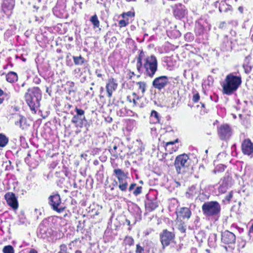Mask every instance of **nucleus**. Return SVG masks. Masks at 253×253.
I'll list each match as a JSON object with an SVG mask.
<instances>
[{
    "mask_svg": "<svg viewBox=\"0 0 253 253\" xmlns=\"http://www.w3.org/2000/svg\"><path fill=\"white\" fill-rule=\"evenodd\" d=\"M13 8V5L12 4H11L9 6V9H12Z\"/></svg>",
    "mask_w": 253,
    "mask_h": 253,
    "instance_id": "09e8293b",
    "label": "nucleus"
},
{
    "mask_svg": "<svg viewBox=\"0 0 253 253\" xmlns=\"http://www.w3.org/2000/svg\"><path fill=\"white\" fill-rule=\"evenodd\" d=\"M49 203L52 207L53 210L58 213L63 212L65 210L64 207L58 208L61 204V199L59 194L50 196L49 197Z\"/></svg>",
    "mask_w": 253,
    "mask_h": 253,
    "instance_id": "6e6552de",
    "label": "nucleus"
},
{
    "mask_svg": "<svg viewBox=\"0 0 253 253\" xmlns=\"http://www.w3.org/2000/svg\"><path fill=\"white\" fill-rule=\"evenodd\" d=\"M136 84L138 86V89L141 90L142 94H143L145 92L146 84L144 82H139L136 83Z\"/></svg>",
    "mask_w": 253,
    "mask_h": 253,
    "instance_id": "393cba45",
    "label": "nucleus"
},
{
    "mask_svg": "<svg viewBox=\"0 0 253 253\" xmlns=\"http://www.w3.org/2000/svg\"><path fill=\"white\" fill-rule=\"evenodd\" d=\"M174 234L168 230L165 229L160 234L161 242L164 248L169 246L173 240Z\"/></svg>",
    "mask_w": 253,
    "mask_h": 253,
    "instance_id": "1a4fd4ad",
    "label": "nucleus"
},
{
    "mask_svg": "<svg viewBox=\"0 0 253 253\" xmlns=\"http://www.w3.org/2000/svg\"><path fill=\"white\" fill-rule=\"evenodd\" d=\"M225 2H222L220 4V6H219V11L220 12H222V11H224V12H226L227 11V9H226L225 10H222V6H225Z\"/></svg>",
    "mask_w": 253,
    "mask_h": 253,
    "instance_id": "58836bf2",
    "label": "nucleus"
},
{
    "mask_svg": "<svg viewBox=\"0 0 253 253\" xmlns=\"http://www.w3.org/2000/svg\"><path fill=\"white\" fill-rule=\"evenodd\" d=\"M190 163L191 160L187 155L183 154L177 156L174 162V166L177 173L185 172L189 167Z\"/></svg>",
    "mask_w": 253,
    "mask_h": 253,
    "instance_id": "39448f33",
    "label": "nucleus"
},
{
    "mask_svg": "<svg viewBox=\"0 0 253 253\" xmlns=\"http://www.w3.org/2000/svg\"><path fill=\"white\" fill-rule=\"evenodd\" d=\"M8 139L2 133H0V147H4L8 143Z\"/></svg>",
    "mask_w": 253,
    "mask_h": 253,
    "instance_id": "412c9836",
    "label": "nucleus"
},
{
    "mask_svg": "<svg viewBox=\"0 0 253 253\" xmlns=\"http://www.w3.org/2000/svg\"><path fill=\"white\" fill-rule=\"evenodd\" d=\"M158 207V205L155 202H151L147 204V208L150 209V211L155 210Z\"/></svg>",
    "mask_w": 253,
    "mask_h": 253,
    "instance_id": "7c9ffc66",
    "label": "nucleus"
},
{
    "mask_svg": "<svg viewBox=\"0 0 253 253\" xmlns=\"http://www.w3.org/2000/svg\"><path fill=\"white\" fill-rule=\"evenodd\" d=\"M218 134L221 139H226L231 136V131L229 126L227 125H223L218 129Z\"/></svg>",
    "mask_w": 253,
    "mask_h": 253,
    "instance_id": "4468645a",
    "label": "nucleus"
},
{
    "mask_svg": "<svg viewBox=\"0 0 253 253\" xmlns=\"http://www.w3.org/2000/svg\"><path fill=\"white\" fill-rule=\"evenodd\" d=\"M174 15L179 19L183 18L185 15V10L177 9L174 11Z\"/></svg>",
    "mask_w": 253,
    "mask_h": 253,
    "instance_id": "b1692460",
    "label": "nucleus"
},
{
    "mask_svg": "<svg viewBox=\"0 0 253 253\" xmlns=\"http://www.w3.org/2000/svg\"><path fill=\"white\" fill-rule=\"evenodd\" d=\"M142 192V187L141 186L137 187L133 191V194L135 196L139 195Z\"/></svg>",
    "mask_w": 253,
    "mask_h": 253,
    "instance_id": "473e14b6",
    "label": "nucleus"
},
{
    "mask_svg": "<svg viewBox=\"0 0 253 253\" xmlns=\"http://www.w3.org/2000/svg\"><path fill=\"white\" fill-rule=\"evenodd\" d=\"M124 243L129 246H131L133 244L134 240L131 237H126L124 240Z\"/></svg>",
    "mask_w": 253,
    "mask_h": 253,
    "instance_id": "cd10ccee",
    "label": "nucleus"
},
{
    "mask_svg": "<svg viewBox=\"0 0 253 253\" xmlns=\"http://www.w3.org/2000/svg\"><path fill=\"white\" fill-rule=\"evenodd\" d=\"M103 88L102 87L101 88V91H103Z\"/></svg>",
    "mask_w": 253,
    "mask_h": 253,
    "instance_id": "4d7b16f0",
    "label": "nucleus"
},
{
    "mask_svg": "<svg viewBox=\"0 0 253 253\" xmlns=\"http://www.w3.org/2000/svg\"><path fill=\"white\" fill-rule=\"evenodd\" d=\"M117 86L118 84L114 79L111 78L108 80L106 85V89L109 98L112 97L113 92L116 90Z\"/></svg>",
    "mask_w": 253,
    "mask_h": 253,
    "instance_id": "f8f14e48",
    "label": "nucleus"
},
{
    "mask_svg": "<svg viewBox=\"0 0 253 253\" xmlns=\"http://www.w3.org/2000/svg\"><path fill=\"white\" fill-rule=\"evenodd\" d=\"M3 102V99L0 98V104H1Z\"/></svg>",
    "mask_w": 253,
    "mask_h": 253,
    "instance_id": "864d4df0",
    "label": "nucleus"
},
{
    "mask_svg": "<svg viewBox=\"0 0 253 253\" xmlns=\"http://www.w3.org/2000/svg\"><path fill=\"white\" fill-rule=\"evenodd\" d=\"M233 197V192L230 191L228 194L225 196V200H226L228 203H229L231 201V199Z\"/></svg>",
    "mask_w": 253,
    "mask_h": 253,
    "instance_id": "72a5a7b5",
    "label": "nucleus"
},
{
    "mask_svg": "<svg viewBox=\"0 0 253 253\" xmlns=\"http://www.w3.org/2000/svg\"><path fill=\"white\" fill-rule=\"evenodd\" d=\"M169 84V78L166 76L157 77L152 82L153 86L159 90L164 89Z\"/></svg>",
    "mask_w": 253,
    "mask_h": 253,
    "instance_id": "0eeeda50",
    "label": "nucleus"
},
{
    "mask_svg": "<svg viewBox=\"0 0 253 253\" xmlns=\"http://www.w3.org/2000/svg\"><path fill=\"white\" fill-rule=\"evenodd\" d=\"M200 188L197 185H192L188 189L186 193V196L189 199H192L194 197L198 195L199 193Z\"/></svg>",
    "mask_w": 253,
    "mask_h": 253,
    "instance_id": "dca6fc26",
    "label": "nucleus"
},
{
    "mask_svg": "<svg viewBox=\"0 0 253 253\" xmlns=\"http://www.w3.org/2000/svg\"><path fill=\"white\" fill-rule=\"evenodd\" d=\"M178 229L182 232H185V227L182 224L178 225Z\"/></svg>",
    "mask_w": 253,
    "mask_h": 253,
    "instance_id": "ea45409f",
    "label": "nucleus"
},
{
    "mask_svg": "<svg viewBox=\"0 0 253 253\" xmlns=\"http://www.w3.org/2000/svg\"><path fill=\"white\" fill-rule=\"evenodd\" d=\"M2 252L3 253H14L13 248L10 245L4 247Z\"/></svg>",
    "mask_w": 253,
    "mask_h": 253,
    "instance_id": "bb28decb",
    "label": "nucleus"
},
{
    "mask_svg": "<svg viewBox=\"0 0 253 253\" xmlns=\"http://www.w3.org/2000/svg\"><path fill=\"white\" fill-rule=\"evenodd\" d=\"M199 99L200 96L199 94L197 93L193 95L192 100L194 102H197L199 101Z\"/></svg>",
    "mask_w": 253,
    "mask_h": 253,
    "instance_id": "4c0bfd02",
    "label": "nucleus"
},
{
    "mask_svg": "<svg viewBox=\"0 0 253 253\" xmlns=\"http://www.w3.org/2000/svg\"><path fill=\"white\" fill-rule=\"evenodd\" d=\"M245 71L246 73L249 72V71H247V69H245Z\"/></svg>",
    "mask_w": 253,
    "mask_h": 253,
    "instance_id": "13d9d810",
    "label": "nucleus"
},
{
    "mask_svg": "<svg viewBox=\"0 0 253 253\" xmlns=\"http://www.w3.org/2000/svg\"><path fill=\"white\" fill-rule=\"evenodd\" d=\"M151 117L154 119V123H159L160 122V116L157 112L155 110H153L151 113Z\"/></svg>",
    "mask_w": 253,
    "mask_h": 253,
    "instance_id": "5701e85b",
    "label": "nucleus"
},
{
    "mask_svg": "<svg viewBox=\"0 0 253 253\" xmlns=\"http://www.w3.org/2000/svg\"><path fill=\"white\" fill-rule=\"evenodd\" d=\"M191 215V211L190 210L186 207L180 208L178 211L177 212V217L182 218L183 219H188Z\"/></svg>",
    "mask_w": 253,
    "mask_h": 253,
    "instance_id": "2eb2a0df",
    "label": "nucleus"
},
{
    "mask_svg": "<svg viewBox=\"0 0 253 253\" xmlns=\"http://www.w3.org/2000/svg\"><path fill=\"white\" fill-rule=\"evenodd\" d=\"M94 84V83H91V85H93Z\"/></svg>",
    "mask_w": 253,
    "mask_h": 253,
    "instance_id": "bf43d9fd",
    "label": "nucleus"
},
{
    "mask_svg": "<svg viewBox=\"0 0 253 253\" xmlns=\"http://www.w3.org/2000/svg\"><path fill=\"white\" fill-rule=\"evenodd\" d=\"M6 79L9 83H13L18 80V77L16 73L10 72L6 75Z\"/></svg>",
    "mask_w": 253,
    "mask_h": 253,
    "instance_id": "a211bd4d",
    "label": "nucleus"
},
{
    "mask_svg": "<svg viewBox=\"0 0 253 253\" xmlns=\"http://www.w3.org/2000/svg\"><path fill=\"white\" fill-rule=\"evenodd\" d=\"M114 174L117 178L119 183V188L122 191H126L128 186L127 181L128 177L127 172H125L122 169H114Z\"/></svg>",
    "mask_w": 253,
    "mask_h": 253,
    "instance_id": "423d86ee",
    "label": "nucleus"
},
{
    "mask_svg": "<svg viewBox=\"0 0 253 253\" xmlns=\"http://www.w3.org/2000/svg\"><path fill=\"white\" fill-rule=\"evenodd\" d=\"M6 2H4L3 3V6H2L3 8H4V7L6 6Z\"/></svg>",
    "mask_w": 253,
    "mask_h": 253,
    "instance_id": "603ef678",
    "label": "nucleus"
},
{
    "mask_svg": "<svg viewBox=\"0 0 253 253\" xmlns=\"http://www.w3.org/2000/svg\"><path fill=\"white\" fill-rule=\"evenodd\" d=\"M202 106L203 107H205V105H204V104H203H203H202Z\"/></svg>",
    "mask_w": 253,
    "mask_h": 253,
    "instance_id": "5fc2aeb1",
    "label": "nucleus"
},
{
    "mask_svg": "<svg viewBox=\"0 0 253 253\" xmlns=\"http://www.w3.org/2000/svg\"><path fill=\"white\" fill-rule=\"evenodd\" d=\"M75 253H82L81 251L77 250L75 252Z\"/></svg>",
    "mask_w": 253,
    "mask_h": 253,
    "instance_id": "8fccbe9b",
    "label": "nucleus"
},
{
    "mask_svg": "<svg viewBox=\"0 0 253 253\" xmlns=\"http://www.w3.org/2000/svg\"><path fill=\"white\" fill-rule=\"evenodd\" d=\"M42 98L41 92L38 87L29 88L25 94V101L32 111L36 112V108L40 106Z\"/></svg>",
    "mask_w": 253,
    "mask_h": 253,
    "instance_id": "7ed1b4c3",
    "label": "nucleus"
},
{
    "mask_svg": "<svg viewBox=\"0 0 253 253\" xmlns=\"http://www.w3.org/2000/svg\"><path fill=\"white\" fill-rule=\"evenodd\" d=\"M60 251L58 253H68L67 252V248L66 245L62 244L59 247Z\"/></svg>",
    "mask_w": 253,
    "mask_h": 253,
    "instance_id": "c756f323",
    "label": "nucleus"
},
{
    "mask_svg": "<svg viewBox=\"0 0 253 253\" xmlns=\"http://www.w3.org/2000/svg\"><path fill=\"white\" fill-rule=\"evenodd\" d=\"M238 10L241 12V13H242L243 12V8L242 6H240L239 8H238Z\"/></svg>",
    "mask_w": 253,
    "mask_h": 253,
    "instance_id": "c03bdc74",
    "label": "nucleus"
},
{
    "mask_svg": "<svg viewBox=\"0 0 253 253\" xmlns=\"http://www.w3.org/2000/svg\"><path fill=\"white\" fill-rule=\"evenodd\" d=\"M90 90H92V87H91L90 88Z\"/></svg>",
    "mask_w": 253,
    "mask_h": 253,
    "instance_id": "680f3d73",
    "label": "nucleus"
},
{
    "mask_svg": "<svg viewBox=\"0 0 253 253\" xmlns=\"http://www.w3.org/2000/svg\"><path fill=\"white\" fill-rule=\"evenodd\" d=\"M71 84H74V83H73V82H72V83H71Z\"/></svg>",
    "mask_w": 253,
    "mask_h": 253,
    "instance_id": "e2e57ef3",
    "label": "nucleus"
},
{
    "mask_svg": "<svg viewBox=\"0 0 253 253\" xmlns=\"http://www.w3.org/2000/svg\"><path fill=\"white\" fill-rule=\"evenodd\" d=\"M86 121L85 118L83 119L82 117H80V116L75 115L72 118L71 121L73 123L81 126L83 124V122Z\"/></svg>",
    "mask_w": 253,
    "mask_h": 253,
    "instance_id": "f3484780",
    "label": "nucleus"
},
{
    "mask_svg": "<svg viewBox=\"0 0 253 253\" xmlns=\"http://www.w3.org/2000/svg\"><path fill=\"white\" fill-rule=\"evenodd\" d=\"M227 187L225 185H221L219 186L218 188L219 192L221 193H224L226 191Z\"/></svg>",
    "mask_w": 253,
    "mask_h": 253,
    "instance_id": "c9c22d12",
    "label": "nucleus"
},
{
    "mask_svg": "<svg viewBox=\"0 0 253 253\" xmlns=\"http://www.w3.org/2000/svg\"><path fill=\"white\" fill-rule=\"evenodd\" d=\"M241 83L240 76L234 75L233 73L228 74L221 84L223 93L228 95L232 94L238 89Z\"/></svg>",
    "mask_w": 253,
    "mask_h": 253,
    "instance_id": "f03ea898",
    "label": "nucleus"
},
{
    "mask_svg": "<svg viewBox=\"0 0 253 253\" xmlns=\"http://www.w3.org/2000/svg\"><path fill=\"white\" fill-rule=\"evenodd\" d=\"M202 210L206 217H215L219 214L221 207L216 201H208L204 203L202 205Z\"/></svg>",
    "mask_w": 253,
    "mask_h": 253,
    "instance_id": "20e7f679",
    "label": "nucleus"
},
{
    "mask_svg": "<svg viewBox=\"0 0 253 253\" xmlns=\"http://www.w3.org/2000/svg\"><path fill=\"white\" fill-rule=\"evenodd\" d=\"M30 253H38V252L35 249H31L30 251Z\"/></svg>",
    "mask_w": 253,
    "mask_h": 253,
    "instance_id": "79ce46f5",
    "label": "nucleus"
},
{
    "mask_svg": "<svg viewBox=\"0 0 253 253\" xmlns=\"http://www.w3.org/2000/svg\"><path fill=\"white\" fill-rule=\"evenodd\" d=\"M224 24H225V22H223V23H221L220 25H219V27L220 28H222L223 27Z\"/></svg>",
    "mask_w": 253,
    "mask_h": 253,
    "instance_id": "37998d69",
    "label": "nucleus"
},
{
    "mask_svg": "<svg viewBox=\"0 0 253 253\" xmlns=\"http://www.w3.org/2000/svg\"><path fill=\"white\" fill-rule=\"evenodd\" d=\"M25 118L20 116L19 120L15 122V124L17 126H19L20 128H21L22 129H24V127L23 126V124L25 123Z\"/></svg>",
    "mask_w": 253,
    "mask_h": 253,
    "instance_id": "a878e982",
    "label": "nucleus"
},
{
    "mask_svg": "<svg viewBox=\"0 0 253 253\" xmlns=\"http://www.w3.org/2000/svg\"><path fill=\"white\" fill-rule=\"evenodd\" d=\"M236 241L235 235L229 231H225L221 234V241L226 244H234Z\"/></svg>",
    "mask_w": 253,
    "mask_h": 253,
    "instance_id": "9b49d317",
    "label": "nucleus"
},
{
    "mask_svg": "<svg viewBox=\"0 0 253 253\" xmlns=\"http://www.w3.org/2000/svg\"><path fill=\"white\" fill-rule=\"evenodd\" d=\"M174 144V142H173L170 141V142H167V145H169V144Z\"/></svg>",
    "mask_w": 253,
    "mask_h": 253,
    "instance_id": "de8ad7c7",
    "label": "nucleus"
},
{
    "mask_svg": "<svg viewBox=\"0 0 253 253\" xmlns=\"http://www.w3.org/2000/svg\"><path fill=\"white\" fill-rule=\"evenodd\" d=\"M252 230H253V225L252 226Z\"/></svg>",
    "mask_w": 253,
    "mask_h": 253,
    "instance_id": "6e6d98bb",
    "label": "nucleus"
},
{
    "mask_svg": "<svg viewBox=\"0 0 253 253\" xmlns=\"http://www.w3.org/2000/svg\"><path fill=\"white\" fill-rule=\"evenodd\" d=\"M75 111L76 112V115L80 116V117H82L83 119H85V116H84V111L82 110L79 109L78 108H75Z\"/></svg>",
    "mask_w": 253,
    "mask_h": 253,
    "instance_id": "c85d7f7f",
    "label": "nucleus"
},
{
    "mask_svg": "<svg viewBox=\"0 0 253 253\" xmlns=\"http://www.w3.org/2000/svg\"><path fill=\"white\" fill-rule=\"evenodd\" d=\"M136 68L139 72L153 78L158 70L157 59L154 55L145 56V53L142 50L137 59Z\"/></svg>",
    "mask_w": 253,
    "mask_h": 253,
    "instance_id": "f257e3e1",
    "label": "nucleus"
},
{
    "mask_svg": "<svg viewBox=\"0 0 253 253\" xmlns=\"http://www.w3.org/2000/svg\"><path fill=\"white\" fill-rule=\"evenodd\" d=\"M128 24V21H126L125 20H121L119 22V25L120 27L122 28L126 26Z\"/></svg>",
    "mask_w": 253,
    "mask_h": 253,
    "instance_id": "f704fd0d",
    "label": "nucleus"
},
{
    "mask_svg": "<svg viewBox=\"0 0 253 253\" xmlns=\"http://www.w3.org/2000/svg\"><path fill=\"white\" fill-rule=\"evenodd\" d=\"M206 153H208V150H206Z\"/></svg>",
    "mask_w": 253,
    "mask_h": 253,
    "instance_id": "052dcab7",
    "label": "nucleus"
},
{
    "mask_svg": "<svg viewBox=\"0 0 253 253\" xmlns=\"http://www.w3.org/2000/svg\"><path fill=\"white\" fill-rule=\"evenodd\" d=\"M136 184L135 183H132L129 187L128 190L129 191H132L134 187L136 186Z\"/></svg>",
    "mask_w": 253,
    "mask_h": 253,
    "instance_id": "a19ab883",
    "label": "nucleus"
},
{
    "mask_svg": "<svg viewBox=\"0 0 253 253\" xmlns=\"http://www.w3.org/2000/svg\"><path fill=\"white\" fill-rule=\"evenodd\" d=\"M90 21L93 24L94 29L99 27L100 22L96 14H94L90 17Z\"/></svg>",
    "mask_w": 253,
    "mask_h": 253,
    "instance_id": "6ab92c4d",
    "label": "nucleus"
},
{
    "mask_svg": "<svg viewBox=\"0 0 253 253\" xmlns=\"http://www.w3.org/2000/svg\"><path fill=\"white\" fill-rule=\"evenodd\" d=\"M117 149V146H116V145L114 146V147H113V149H112V150H111V152H112V153H113V150H116Z\"/></svg>",
    "mask_w": 253,
    "mask_h": 253,
    "instance_id": "49530a36",
    "label": "nucleus"
},
{
    "mask_svg": "<svg viewBox=\"0 0 253 253\" xmlns=\"http://www.w3.org/2000/svg\"><path fill=\"white\" fill-rule=\"evenodd\" d=\"M135 253H145L144 248L139 244H137L136 246Z\"/></svg>",
    "mask_w": 253,
    "mask_h": 253,
    "instance_id": "2f4dec72",
    "label": "nucleus"
},
{
    "mask_svg": "<svg viewBox=\"0 0 253 253\" xmlns=\"http://www.w3.org/2000/svg\"><path fill=\"white\" fill-rule=\"evenodd\" d=\"M97 77H102V74H98L97 75Z\"/></svg>",
    "mask_w": 253,
    "mask_h": 253,
    "instance_id": "3c124183",
    "label": "nucleus"
},
{
    "mask_svg": "<svg viewBox=\"0 0 253 253\" xmlns=\"http://www.w3.org/2000/svg\"><path fill=\"white\" fill-rule=\"evenodd\" d=\"M242 150L245 155L250 156L253 154V144L250 139H245L243 142Z\"/></svg>",
    "mask_w": 253,
    "mask_h": 253,
    "instance_id": "ddd939ff",
    "label": "nucleus"
},
{
    "mask_svg": "<svg viewBox=\"0 0 253 253\" xmlns=\"http://www.w3.org/2000/svg\"><path fill=\"white\" fill-rule=\"evenodd\" d=\"M132 95L134 96V97L132 99H131L130 96H127L126 97V100L130 103L133 102V106H136L137 104L136 100H138L139 99V97H136V94L134 92L132 93Z\"/></svg>",
    "mask_w": 253,
    "mask_h": 253,
    "instance_id": "4be33fe9",
    "label": "nucleus"
},
{
    "mask_svg": "<svg viewBox=\"0 0 253 253\" xmlns=\"http://www.w3.org/2000/svg\"><path fill=\"white\" fill-rule=\"evenodd\" d=\"M4 94L3 91L0 89V96H2Z\"/></svg>",
    "mask_w": 253,
    "mask_h": 253,
    "instance_id": "a18cd8bd",
    "label": "nucleus"
},
{
    "mask_svg": "<svg viewBox=\"0 0 253 253\" xmlns=\"http://www.w3.org/2000/svg\"><path fill=\"white\" fill-rule=\"evenodd\" d=\"M126 15L130 17H133L134 16V14L130 11H128L127 12L124 13L122 14V17L123 18H125Z\"/></svg>",
    "mask_w": 253,
    "mask_h": 253,
    "instance_id": "e433bc0d",
    "label": "nucleus"
},
{
    "mask_svg": "<svg viewBox=\"0 0 253 253\" xmlns=\"http://www.w3.org/2000/svg\"><path fill=\"white\" fill-rule=\"evenodd\" d=\"M4 198L8 206L14 210L18 209V203L14 193L8 192L5 194Z\"/></svg>",
    "mask_w": 253,
    "mask_h": 253,
    "instance_id": "9d476101",
    "label": "nucleus"
},
{
    "mask_svg": "<svg viewBox=\"0 0 253 253\" xmlns=\"http://www.w3.org/2000/svg\"><path fill=\"white\" fill-rule=\"evenodd\" d=\"M73 61L75 65H82L84 62V59L81 56L73 57Z\"/></svg>",
    "mask_w": 253,
    "mask_h": 253,
    "instance_id": "aec40b11",
    "label": "nucleus"
}]
</instances>
